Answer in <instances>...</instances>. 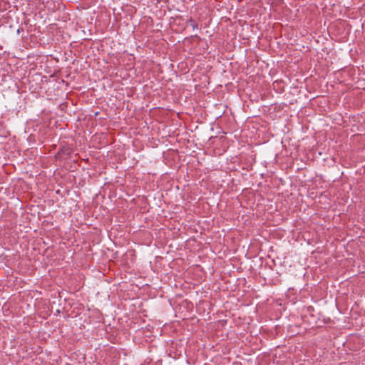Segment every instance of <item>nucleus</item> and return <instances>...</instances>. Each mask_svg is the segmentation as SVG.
I'll return each instance as SVG.
<instances>
[{
    "label": "nucleus",
    "mask_w": 365,
    "mask_h": 365,
    "mask_svg": "<svg viewBox=\"0 0 365 365\" xmlns=\"http://www.w3.org/2000/svg\"><path fill=\"white\" fill-rule=\"evenodd\" d=\"M190 22L192 23L191 25L192 26V27L195 29V28H197V24L195 23L194 21H192V19H190Z\"/></svg>",
    "instance_id": "obj_1"
}]
</instances>
